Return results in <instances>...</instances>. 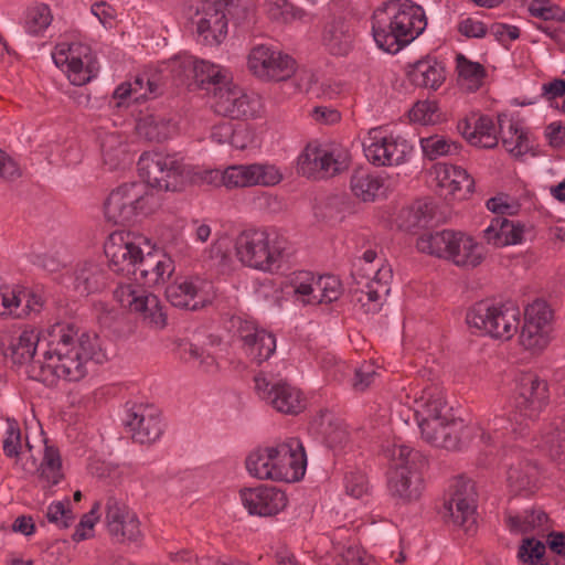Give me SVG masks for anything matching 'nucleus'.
<instances>
[{"mask_svg":"<svg viewBox=\"0 0 565 565\" xmlns=\"http://www.w3.org/2000/svg\"><path fill=\"white\" fill-rule=\"evenodd\" d=\"M71 323H56L49 332L46 349L42 360L32 362L26 370L30 379L47 386L56 384L58 379L76 382L86 376L92 364H102L106 354L96 337L83 333Z\"/></svg>","mask_w":565,"mask_h":565,"instance_id":"f257e3e1","label":"nucleus"},{"mask_svg":"<svg viewBox=\"0 0 565 565\" xmlns=\"http://www.w3.org/2000/svg\"><path fill=\"white\" fill-rule=\"evenodd\" d=\"M372 35L379 49L397 53L427 26L424 9L411 0H390L372 14Z\"/></svg>","mask_w":565,"mask_h":565,"instance_id":"f03ea898","label":"nucleus"},{"mask_svg":"<svg viewBox=\"0 0 565 565\" xmlns=\"http://www.w3.org/2000/svg\"><path fill=\"white\" fill-rule=\"evenodd\" d=\"M383 455L390 461L387 487L391 495L403 503L417 501L424 491V456L408 446L396 444L384 448Z\"/></svg>","mask_w":565,"mask_h":565,"instance_id":"7ed1b4c3","label":"nucleus"},{"mask_svg":"<svg viewBox=\"0 0 565 565\" xmlns=\"http://www.w3.org/2000/svg\"><path fill=\"white\" fill-rule=\"evenodd\" d=\"M286 248V238L273 228H248L235 241L239 262L262 271L279 268Z\"/></svg>","mask_w":565,"mask_h":565,"instance_id":"20e7f679","label":"nucleus"},{"mask_svg":"<svg viewBox=\"0 0 565 565\" xmlns=\"http://www.w3.org/2000/svg\"><path fill=\"white\" fill-rule=\"evenodd\" d=\"M158 199L142 182H127L114 189L104 203L108 222L126 224L154 211Z\"/></svg>","mask_w":565,"mask_h":565,"instance_id":"39448f33","label":"nucleus"},{"mask_svg":"<svg viewBox=\"0 0 565 565\" xmlns=\"http://www.w3.org/2000/svg\"><path fill=\"white\" fill-rule=\"evenodd\" d=\"M521 311L513 302L475 303L467 312L466 321L470 328L494 339L510 340L520 326Z\"/></svg>","mask_w":565,"mask_h":565,"instance_id":"423d86ee","label":"nucleus"},{"mask_svg":"<svg viewBox=\"0 0 565 565\" xmlns=\"http://www.w3.org/2000/svg\"><path fill=\"white\" fill-rule=\"evenodd\" d=\"M415 403V415L423 439L435 447H454L455 441L448 433L454 426L444 428V435L435 434L437 426L441 425L440 423H447L455 417L446 402L444 391L435 385L427 386Z\"/></svg>","mask_w":565,"mask_h":565,"instance_id":"0eeeda50","label":"nucleus"},{"mask_svg":"<svg viewBox=\"0 0 565 565\" xmlns=\"http://www.w3.org/2000/svg\"><path fill=\"white\" fill-rule=\"evenodd\" d=\"M348 150L338 146L308 145L298 157L297 170L313 180H327L347 170Z\"/></svg>","mask_w":565,"mask_h":565,"instance_id":"6e6552de","label":"nucleus"},{"mask_svg":"<svg viewBox=\"0 0 565 565\" xmlns=\"http://www.w3.org/2000/svg\"><path fill=\"white\" fill-rule=\"evenodd\" d=\"M149 239L143 235L116 231L104 244V252L109 262V268L121 275H137V269L145 254L143 247H149Z\"/></svg>","mask_w":565,"mask_h":565,"instance_id":"1a4fd4ad","label":"nucleus"},{"mask_svg":"<svg viewBox=\"0 0 565 565\" xmlns=\"http://www.w3.org/2000/svg\"><path fill=\"white\" fill-rule=\"evenodd\" d=\"M247 68L260 81L282 82L295 74L296 61L270 45L258 44L247 55Z\"/></svg>","mask_w":565,"mask_h":565,"instance_id":"9d476101","label":"nucleus"},{"mask_svg":"<svg viewBox=\"0 0 565 565\" xmlns=\"http://www.w3.org/2000/svg\"><path fill=\"white\" fill-rule=\"evenodd\" d=\"M114 298L122 308L138 313L149 324L156 328L166 326L167 318L159 298L142 285L132 281L119 282L114 290Z\"/></svg>","mask_w":565,"mask_h":565,"instance_id":"9b49d317","label":"nucleus"},{"mask_svg":"<svg viewBox=\"0 0 565 565\" xmlns=\"http://www.w3.org/2000/svg\"><path fill=\"white\" fill-rule=\"evenodd\" d=\"M213 109L217 115L232 119H252L260 115L259 97L245 93L231 81L213 93Z\"/></svg>","mask_w":565,"mask_h":565,"instance_id":"f8f14e48","label":"nucleus"},{"mask_svg":"<svg viewBox=\"0 0 565 565\" xmlns=\"http://www.w3.org/2000/svg\"><path fill=\"white\" fill-rule=\"evenodd\" d=\"M295 295L306 305L331 303L342 295V284L333 275L316 277L310 271H298L291 279Z\"/></svg>","mask_w":565,"mask_h":565,"instance_id":"ddd939ff","label":"nucleus"},{"mask_svg":"<svg viewBox=\"0 0 565 565\" xmlns=\"http://www.w3.org/2000/svg\"><path fill=\"white\" fill-rule=\"evenodd\" d=\"M413 147L399 136L383 135L373 129L363 141V151L367 160L377 167L399 166L407 160Z\"/></svg>","mask_w":565,"mask_h":565,"instance_id":"4468645a","label":"nucleus"},{"mask_svg":"<svg viewBox=\"0 0 565 565\" xmlns=\"http://www.w3.org/2000/svg\"><path fill=\"white\" fill-rule=\"evenodd\" d=\"M52 58L57 67L67 73L74 85H84L95 77L90 49L85 44L58 43Z\"/></svg>","mask_w":565,"mask_h":565,"instance_id":"2eb2a0df","label":"nucleus"},{"mask_svg":"<svg viewBox=\"0 0 565 565\" xmlns=\"http://www.w3.org/2000/svg\"><path fill=\"white\" fill-rule=\"evenodd\" d=\"M547 401V383L535 374L522 375L513 402L515 420L518 422V416H520L527 425L534 422L546 406Z\"/></svg>","mask_w":565,"mask_h":565,"instance_id":"dca6fc26","label":"nucleus"},{"mask_svg":"<svg viewBox=\"0 0 565 565\" xmlns=\"http://www.w3.org/2000/svg\"><path fill=\"white\" fill-rule=\"evenodd\" d=\"M230 0H203L196 11V34L204 45H218L227 34L225 8Z\"/></svg>","mask_w":565,"mask_h":565,"instance_id":"f3484780","label":"nucleus"},{"mask_svg":"<svg viewBox=\"0 0 565 565\" xmlns=\"http://www.w3.org/2000/svg\"><path fill=\"white\" fill-rule=\"evenodd\" d=\"M445 509L454 522L467 531L476 521L477 492L475 482L465 477H457L448 489Z\"/></svg>","mask_w":565,"mask_h":565,"instance_id":"a211bd4d","label":"nucleus"},{"mask_svg":"<svg viewBox=\"0 0 565 565\" xmlns=\"http://www.w3.org/2000/svg\"><path fill=\"white\" fill-rule=\"evenodd\" d=\"M255 390L262 399L281 414L297 415L306 407L302 393L287 382L270 383L263 375H257Z\"/></svg>","mask_w":565,"mask_h":565,"instance_id":"6ab92c4d","label":"nucleus"},{"mask_svg":"<svg viewBox=\"0 0 565 565\" xmlns=\"http://www.w3.org/2000/svg\"><path fill=\"white\" fill-rule=\"evenodd\" d=\"M553 310L543 299H536L524 311V326L520 341L527 350H542L548 343L550 323Z\"/></svg>","mask_w":565,"mask_h":565,"instance_id":"aec40b11","label":"nucleus"},{"mask_svg":"<svg viewBox=\"0 0 565 565\" xmlns=\"http://www.w3.org/2000/svg\"><path fill=\"white\" fill-rule=\"evenodd\" d=\"M236 335L242 342L245 354L256 364L268 360L276 350V338L273 333L259 328L254 321L239 317L232 320Z\"/></svg>","mask_w":565,"mask_h":565,"instance_id":"412c9836","label":"nucleus"},{"mask_svg":"<svg viewBox=\"0 0 565 565\" xmlns=\"http://www.w3.org/2000/svg\"><path fill=\"white\" fill-rule=\"evenodd\" d=\"M281 180V172L273 164H234L224 170L223 185L227 189L254 185L273 186Z\"/></svg>","mask_w":565,"mask_h":565,"instance_id":"4be33fe9","label":"nucleus"},{"mask_svg":"<svg viewBox=\"0 0 565 565\" xmlns=\"http://www.w3.org/2000/svg\"><path fill=\"white\" fill-rule=\"evenodd\" d=\"M239 498L250 515L264 518L277 515L288 503L286 493L270 486L243 488L239 490Z\"/></svg>","mask_w":565,"mask_h":565,"instance_id":"5701e85b","label":"nucleus"},{"mask_svg":"<svg viewBox=\"0 0 565 565\" xmlns=\"http://www.w3.org/2000/svg\"><path fill=\"white\" fill-rule=\"evenodd\" d=\"M126 427L134 441L141 445L154 443L163 431L159 411L148 404H135L128 409Z\"/></svg>","mask_w":565,"mask_h":565,"instance_id":"b1692460","label":"nucleus"},{"mask_svg":"<svg viewBox=\"0 0 565 565\" xmlns=\"http://www.w3.org/2000/svg\"><path fill=\"white\" fill-rule=\"evenodd\" d=\"M106 525L110 535L120 541L137 542L141 537L140 522L126 503L109 495L105 504Z\"/></svg>","mask_w":565,"mask_h":565,"instance_id":"393cba45","label":"nucleus"},{"mask_svg":"<svg viewBox=\"0 0 565 565\" xmlns=\"http://www.w3.org/2000/svg\"><path fill=\"white\" fill-rule=\"evenodd\" d=\"M207 287L210 282L199 277L177 279L167 287L166 297L173 307L198 310L210 302Z\"/></svg>","mask_w":565,"mask_h":565,"instance_id":"a878e982","label":"nucleus"},{"mask_svg":"<svg viewBox=\"0 0 565 565\" xmlns=\"http://www.w3.org/2000/svg\"><path fill=\"white\" fill-rule=\"evenodd\" d=\"M275 468L281 469L284 477L274 478L275 481L295 482L306 472L307 457L299 439L290 438L274 446Z\"/></svg>","mask_w":565,"mask_h":565,"instance_id":"bb28decb","label":"nucleus"},{"mask_svg":"<svg viewBox=\"0 0 565 565\" xmlns=\"http://www.w3.org/2000/svg\"><path fill=\"white\" fill-rule=\"evenodd\" d=\"M507 483L514 494H530L537 480V467L518 450L510 449L505 455Z\"/></svg>","mask_w":565,"mask_h":565,"instance_id":"cd10ccee","label":"nucleus"},{"mask_svg":"<svg viewBox=\"0 0 565 565\" xmlns=\"http://www.w3.org/2000/svg\"><path fill=\"white\" fill-rule=\"evenodd\" d=\"M321 565H366L365 552L352 539L350 529L333 531L332 551L321 559Z\"/></svg>","mask_w":565,"mask_h":565,"instance_id":"c85d7f7f","label":"nucleus"},{"mask_svg":"<svg viewBox=\"0 0 565 565\" xmlns=\"http://www.w3.org/2000/svg\"><path fill=\"white\" fill-rule=\"evenodd\" d=\"M457 129L471 145L479 148L492 149L499 139L493 120L486 115H471L458 121Z\"/></svg>","mask_w":565,"mask_h":565,"instance_id":"c756f323","label":"nucleus"},{"mask_svg":"<svg viewBox=\"0 0 565 565\" xmlns=\"http://www.w3.org/2000/svg\"><path fill=\"white\" fill-rule=\"evenodd\" d=\"M175 270L174 260L164 252L143 254L137 273L149 287L162 286Z\"/></svg>","mask_w":565,"mask_h":565,"instance_id":"7c9ffc66","label":"nucleus"},{"mask_svg":"<svg viewBox=\"0 0 565 565\" xmlns=\"http://www.w3.org/2000/svg\"><path fill=\"white\" fill-rule=\"evenodd\" d=\"M449 245L447 260L465 268H475L484 259V248L473 237L462 232L454 231V237Z\"/></svg>","mask_w":565,"mask_h":565,"instance_id":"2f4dec72","label":"nucleus"},{"mask_svg":"<svg viewBox=\"0 0 565 565\" xmlns=\"http://www.w3.org/2000/svg\"><path fill=\"white\" fill-rule=\"evenodd\" d=\"M438 185L447 191L454 199L465 200L475 190L473 178L457 166H439L436 170Z\"/></svg>","mask_w":565,"mask_h":565,"instance_id":"473e14b6","label":"nucleus"},{"mask_svg":"<svg viewBox=\"0 0 565 565\" xmlns=\"http://www.w3.org/2000/svg\"><path fill=\"white\" fill-rule=\"evenodd\" d=\"M108 284V274L103 264L85 260L79 263L74 271V287L81 294L88 296L103 290Z\"/></svg>","mask_w":565,"mask_h":565,"instance_id":"72a5a7b5","label":"nucleus"},{"mask_svg":"<svg viewBox=\"0 0 565 565\" xmlns=\"http://www.w3.org/2000/svg\"><path fill=\"white\" fill-rule=\"evenodd\" d=\"M167 158H163V153L160 152H145L141 154L138 161V171L147 188H153L158 190L171 191L169 180H166L162 174V169L168 167L171 168V163Z\"/></svg>","mask_w":565,"mask_h":565,"instance_id":"f704fd0d","label":"nucleus"},{"mask_svg":"<svg viewBox=\"0 0 565 565\" xmlns=\"http://www.w3.org/2000/svg\"><path fill=\"white\" fill-rule=\"evenodd\" d=\"M407 75L415 86L433 90H437L446 78L443 63L429 57L417 61Z\"/></svg>","mask_w":565,"mask_h":565,"instance_id":"c9c22d12","label":"nucleus"},{"mask_svg":"<svg viewBox=\"0 0 565 565\" xmlns=\"http://www.w3.org/2000/svg\"><path fill=\"white\" fill-rule=\"evenodd\" d=\"M522 236L523 227L503 216L494 217L483 231V237L487 243L495 247L521 243Z\"/></svg>","mask_w":565,"mask_h":565,"instance_id":"e433bc0d","label":"nucleus"},{"mask_svg":"<svg viewBox=\"0 0 565 565\" xmlns=\"http://www.w3.org/2000/svg\"><path fill=\"white\" fill-rule=\"evenodd\" d=\"M273 447L257 448L252 451L245 461L249 475L259 480H274L284 477L282 470L275 468Z\"/></svg>","mask_w":565,"mask_h":565,"instance_id":"4c0bfd02","label":"nucleus"},{"mask_svg":"<svg viewBox=\"0 0 565 565\" xmlns=\"http://www.w3.org/2000/svg\"><path fill=\"white\" fill-rule=\"evenodd\" d=\"M39 341V334L35 331L24 330L18 337H12L10 344L6 350V354L11 358L13 363H29V367L32 362L38 360L35 359V355Z\"/></svg>","mask_w":565,"mask_h":565,"instance_id":"58836bf2","label":"nucleus"},{"mask_svg":"<svg viewBox=\"0 0 565 565\" xmlns=\"http://www.w3.org/2000/svg\"><path fill=\"white\" fill-rule=\"evenodd\" d=\"M53 21L51 7L44 2H33L25 8L20 24L26 34L42 36Z\"/></svg>","mask_w":565,"mask_h":565,"instance_id":"ea45409f","label":"nucleus"},{"mask_svg":"<svg viewBox=\"0 0 565 565\" xmlns=\"http://www.w3.org/2000/svg\"><path fill=\"white\" fill-rule=\"evenodd\" d=\"M194 78L202 89L217 88L230 82V72L218 64L195 58L191 62Z\"/></svg>","mask_w":565,"mask_h":565,"instance_id":"a19ab883","label":"nucleus"},{"mask_svg":"<svg viewBox=\"0 0 565 565\" xmlns=\"http://www.w3.org/2000/svg\"><path fill=\"white\" fill-rule=\"evenodd\" d=\"M512 417L505 418L495 416L489 420L484 428H480V438L486 441H499L509 431L518 435H523L524 430L529 427L527 423L518 416L515 420V411H512Z\"/></svg>","mask_w":565,"mask_h":565,"instance_id":"79ce46f5","label":"nucleus"},{"mask_svg":"<svg viewBox=\"0 0 565 565\" xmlns=\"http://www.w3.org/2000/svg\"><path fill=\"white\" fill-rule=\"evenodd\" d=\"M374 278L371 281H365L360 289L361 297L359 301L363 307L367 306L366 311L379 310V301L383 294L388 291L386 279L391 275L390 268H372Z\"/></svg>","mask_w":565,"mask_h":565,"instance_id":"37998d69","label":"nucleus"},{"mask_svg":"<svg viewBox=\"0 0 565 565\" xmlns=\"http://www.w3.org/2000/svg\"><path fill=\"white\" fill-rule=\"evenodd\" d=\"M456 70L458 72V84L469 90H478L487 76V71L479 62H473L463 54L456 56Z\"/></svg>","mask_w":565,"mask_h":565,"instance_id":"c03bdc74","label":"nucleus"},{"mask_svg":"<svg viewBox=\"0 0 565 565\" xmlns=\"http://www.w3.org/2000/svg\"><path fill=\"white\" fill-rule=\"evenodd\" d=\"M38 475L44 487L56 486L64 478L60 450L55 446L49 445L46 440Z\"/></svg>","mask_w":565,"mask_h":565,"instance_id":"a18cd8bd","label":"nucleus"},{"mask_svg":"<svg viewBox=\"0 0 565 565\" xmlns=\"http://www.w3.org/2000/svg\"><path fill=\"white\" fill-rule=\"evenodd\" d=\"M136 130L140 137L149 141L162 142L172 136L175 127L170 119L147 115L139 119Z\"/></svg>","mask_w":565,"mask_h":565,"instance_id":"49530a36","label":"nucleus"},{"mask_svg":"<svg viewBox=\"0 0 565 565\" xmlns=\"http://www.w3.org/2000/svg\"><path fill=\"white\" fill-rule=\"evenodd\" d=\"M542 443L537 448L545 451L552 458L558 456L565 449V419L556 417L545 424L541 430Z\"/></svg>","mask_w":565,"mask_h":565,"instance_id":"de8ad7c7","label":"nucleus"},{"mask_svg":"<svg viewBox=\"0 0 565 565\" xmlns=\"http://www.w3.org/2000/svg\"><path fill=\"white\" fill-rule=\"evenodd\" d=\"M454 237L452 230H443L437 232H425L416 242V248L420 253L428 254L438 258L447 259L449 245Z\"/></svg>","mask_w":565,"mask_h":565,"instance_id":"09e8293b","label":"nucleus"},{"mask_svg":"<svg viewBox=\"0 0 565 565\" xmlns=\"http://www.w3.org/2000/svg\"><path fill=\"white\" fill-rule=\"evenodd\" d=\"M383 179L380 175L365 171H356L351 177V191L358 199L364 202L374 201L383 189Z\"/></svg>","mask_w":565,"mask_h":565,"instance_id":"8fccbe9b","label":"nucleus"},{"mask_svg":"<svg viewBox=\"0 0 565 565\" xmlns=\"http://www.w3.org/2000/svg\"><path fill=\"white\" fill-rule=\"evenodd\" d=\"M507 522L511 532L522 534L530 532L541 533L548 529V516L542 510H526L523 514L510 515Z\"/></svg>","mask_w":565,"mask_h":565,"instance_id":"3c124183","label":"nucleus"},{"mask_svg":"<svg viewBox=\"0 0 565 565\" xmlns=\"http://www.w3.org/2000/svg\"><path fill=\"white\" fill-rule=\"evenodd\" d=\"M323 42L334 55H345L352 43L349 26L343 21H333L323 32Z\"/></svg>","mask_w":565,"mask_h":565,"instance_id":"603ef678","label":"nucleus"},{"mask_svg":"<svg viewBox=\"0 0 565 565\" xmlns=\"http://www.w3.org/2000/svg\"><path fill=\"white\" fill-rule=\"evenodd\" d=\"M501 132L502 145L512 156L520 157L530 150L527 135L519 127L518 122L510 121L507 131L501 126Z\"/></svg>","mask_w":565,"mask_h":565,"instance_id":"864d4df0","label":"nucleus"},{"mask_svg":"<svg viewBox=\"0 0 565 565\" xmlns=\"http://www.w3.org/2000/svg\"><path fill=\"white\" fill-rule=\"evenodd\" d=\"M420 147L424 154L430 160L441 156L456 154L460 149L456 141L439 135L420 138Z\"/></svg>","mask_w":565,"mask_h":565,"instance_id":"5fc2aeb1","label":"nucleus"},{"mask_svg":"<svg viewBox=\"0 0 565 565\" xmlns=\"http://www.w3.org/2000/svg\"><path fill=\"white\" fill-rule=\"evenodd\" d=\"M102 157L104 164L109 170L116 169L125 153L121 137L116 134H108L102 139L100 143Z\"/></svg>","mask_w":565,"mask_h":565,"instance_id":"6e6d98bb","label":"nucleus"},{"mask_svg":"<svg viewBox=\"0 0 565 565\" xmlns=\"http://www.w3.org/2000/svg\"><path fill=\"white\" fill-rule=\"evenodd\" d=\"M411 120L423 125H435L441 120V113L435 100L417 102L409 111Z\"/></svg>","mask_w":565,"mask_h":565,"instance_id":"4d7b16f0","label":"nucleus"},{"mask_svg":"<svg viewBox=\"0 0 565 565\" xmlns=\"http://www.w3.org/2000/svg\"><path fill=\"white\" fill-rule=\"evenodd\" d=\"M0 316H12L18 319L25 317V309H21L20 289L0 288Z\"/></svg>","mask_w":565,"mask_h":565,"instance_id":"13d9d810","label":"nucleus"},{"mask_svg":"<svg viewBox=\"0 0 565 565\" xmlns=\"http://www.w3.org/2000/svg\"><path fill=\"white\" fill-rule=\"evenodd\" d=\"M163 158L172 161L171 168L168 167L162 169L166 180H169L171 191H178L184 184L185 179L190 175L191 171L188 166L184 164L183 160L178 158L175 154H164Z\"/></svg>","mask_w":565,"mask_h":565,"instance_id":"bf43d9fd","label":"nucleus"},{"mask_svg":"<svg viewBox=\"0 0 565 565\" xmlns=\"http://www.w3.org/2000/svg\"><path fill=\"white\" fill-rule=\"evenodd\" d=\"M546 546L542 541L534 537H524L519 548L518 556L531 565H550L548 562L543 559Z\"/></svg>","mask_w":565,"mask_h":565,"instance_id":"052dcab7","label":"nucleus"},{"mask_svg":"<svg viewBox=\"0 0 565 565\" xmlns=\"http://www.w3.org/2000/svg\"><path fill=\"white\" fill-rule=\"evenodd\" d=\"M529 12L532 17L545 21H565V10L551 2V0H532L529 4Z\"/></svg>","mask_w":565,"mask_h":565,"instance_id":"680f3d73","label":"nucleus"},{"mask_svg":"<svg viewBox=\"0 0 565 565\" xmlns=\"http://www.w3.org/2000/svg\"><path fill=\"white\" fill-rule=\"evenodd\" d=\"M440 426H437L436 433L437 436L444 435L443 433L444 428L448 426H454L451 430H449V437L454 439V447H444L448 450H458L466 446L468 437L470 436L471 428L465 427L462 420L457 419L455 417L450 418V420H447V423H440Z\"/></svg>","mask_w":565,"mask_h":565,"instance_id":"e2e57ef3","label":"nucleus"},{"mask_svg":"<svg viewBox=\"0 0 565 565\" xmlns=\"http://www.w3.org/2000/svg\"><path fill=\"white\" fill-rule=\"evenodd\" d=\"M21 439L19 423L13 418H8L3 438V452L7 457L15 458L20 455L22 448Z\"/></svg>","mask_w":565,"mask_h":565,"instance_id":"0e129e2a","label":"nucleus"},{"mask_svg":"<svg viewBox=\"0 0 565 565\" xmlns=\"http://www.w3.org/2000/svg\"><path fill=\"white\" fill-rule=\"evenodd\" d=\"M377 373L374 366L370 363H363L354 372L352 380V387L355 392H364L374 382Z\"/></svg>","mask_w":565,"mask_h":565,"instance_id":"69168bd1","label":"nucleus"},{"mask_svg":"<svg viewBox=\"0 0 565 565\" xmlns=\"http://www.w3.org/2000/svg\"><path fill=\"white\" fill-rule=\"evenodd\" d=\"M344 487L345 492L355 499L363 497L369 489L366 477L359 471L345 475Z\"/></svg>","mask_w":565,"mask_h":565,"instance_id":"338daca9","label":"nucleus"},{"mask_svg":"<svg viewBox=\"0 0 565 565\" xmlns=\"http://www.w3.org/2000/svg\"><path fill=\"white\" fill-rule=\"evenodd\" d=\"M46 518L51 523H55L61 527H68L73 521L71 510L66 509L61 501L53 502L49 505Z\"/></svg>","mask_w":565,"mask_h":565,"instance_id":"774afa93","label":"nucleus"}]
</instances>
